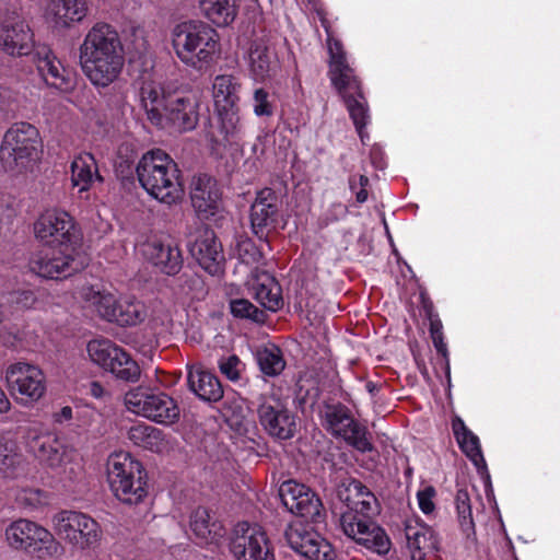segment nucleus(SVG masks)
Masks as SVG:
<instances>
[{
	"label": "nucleus",
	"instance_id": "58836bf2",
	"mask_svg": "<svg viewBox=\"0 0 560 560\" xmlns=\"http://www.w3.org/2000/svg\"><path fill=\"white\" fill-rule=\"evenodd\" d=\"M324 418L327 429L336 436L345 434L347 427L351 425L354 420L349 408L341 402L325 405Z\"/></svg>",
	"mask_w": 560,
	"mask_h": 560
},
{
	"label": "nucleus",
	"instance_id": "7c9ffc66",
	"mask_svg": "<svg viewBox=\"0 0 560 560\" xmlns=\"http://www.w3.org/2000/svg\"><path fill=\"white\" fill-rule=\"evenodd\" d=\"M30 445L34 455L50 468H57L62 464L66 446L56 436H35Z\"/></svg>",
	"mask_w": 560,
	"mask_h": 560
},
{
	"label": "nucleus",
	"instance_id": "49530a36",
	"mask_svg": "<svg viewBox=\"0 0 560 560\" xmlns=\"http://www.w3.org/2000/svg\"><path fill=\"white\" fill-rule=\"evenodd\" d=\"M93 174L91 164L84 159L74 160L71 164V180L73 186H80L79 192L89 191Z\"/></svg>",
	"mask_w": 560,
	"mask_h": 560
},
{
	"label": "nucleus",
	"instance_id": "a878e982",
	"mask_svg": "<svg viewBox=\"0 0 560 560\" xmlns=\"http://www.w3.org/2000/svg\"><path fill=\"white\" fill-rule=\"evenodd\" d=\"M137 145L132 142H122L117 151L115 174L120 183L121 190L129 196L137 195L136 176L140 182V160H138Z\"/></svg>",
	"mask_w": 560,
	"mask_h": 560
},
{
	"label": "nucleus",
	"instance_id": "c756f323",
	"mask_svg": "<svg viewBox=\"0 0 560 560\" xmlns=\"http://www.w3.org/2000/svg\"><path fill=\"white\" fill-rule=\"evenodd\" d=\"M405 535L410 560H425L428 553L439 551L440 540L434 530L427 525L407 523Z\"/></svg>",
	"mask_w": 560,
	"mask_h": 560
},
{
	"label": "nucleus",
	"instance_id": "cd10ccee",
	"mask_svg": "<svg viewBox=\"0 0 560 560\" xmlns=\"http://www.w3.org/2000/svg\"><path fill=\"white\" fill-rule=\"evenodd\" d=\"M187 386L199 399L218 402L223 398V387L218 376L201 365L188 366Z\"/></svg>",
	"mask_w": 560,
	"mask_h": 560
},
{
	"label": "nucleus",
	"instance_id": "2f4dec72",
	"mask_svg": "<svg viewBox=\"0 0 560 560\" xmlns=\"http://www.w3.org/2000/svg\"><path fill=\"white\" fill-rule=\"evenodd\" d=\"M190 528L201 544L215 541L222 534V525L212 521L208 509L199 506L190 516Z\"/></svg>",
	"mask_w": 560,
	"mask_h": 560
},
{
	"label": "nucleus",
	"instance_id": "bb28decb",
	"mask_svg": "<svg viewBox=\"0 0 560 560\" xmlns=\"http://www.w3.org/2000/svg\"><path fill=\"white\" fill-rule=\"evenodd\" d=\"M250 71L257 80L275 77L280 70V61L275 45L266 37L253 40L249 49Z\"/></svg>",
	"mask_w": 560,
	"mask_h": 560
},
{
	"label": "nucleus",
	"instance_id": "39448f33",
	"mask_svg": "<svg viewBox=\"0 0 560 560\" xmlns=\"http://www.w3.org/2000/svg\"><path fill=\"white\" fill-rule=\"evenodd\" d=\"M42 139L38 129L26 121L13 124L4 133L0 161L5 171H23L38 160Z\"/></svg>",
	"mask_w": 560,
	"mask_h": 560
},
{
	"label": "nucleus",
	"instance_id": "de8ad7c7",
	"mask_svg": "<svg viewBox=\"0 0 560 560\" xmlns=\"http://www.w3.org/2000/svg\"><path fill=\"white\" fill-rule=\"evenodd\" d=\"M236 253L242 260V262L246 265L258 264L264 258L262 249L259 248L255 242L247 237L241 236L236 243Z\"/></svg>",
	"mask_w": 560,
	"mask_h": 560
},
{
	"label": "nucleus",
	"instance_id": "680f3d73",
	"mask_svg": "<svg viewBox=\"0 0 560 560\" xmlns=\"http://www.w3.org/2000/svg\"><path fill=\"white\" fill-rule=\"evenodd\" d=\"M357 182L359 184L360 189L355 191V199L359 203H363L368 200V190L366 187L369 186V177L365 175H359L357 177Z\"/></svg>",
	"mask_w": 560,
	"mask_h": 560
},
{
	"label": "nucleus",
	"instance_id": "b1692460",
	"mask_svg": "<svg viewBox=\"0 0 560 560\" xmlns=\"http://www.w3.org/2000/svg\"><path fill=\"white\" fill-rule=\"evenodd\" d=\"M176 165L158 167L153 173H142V188L161 203L171 206L180 198L179 184L175 182Z\"/></svg>",
	"mask_w": 560,
	"mask_h": 560
},
{
	"label": "nucleus",
	"instance_id": "473e14b6",
	"mask_svg": "<svg viewBox=\"0 0 560 560\" xmlns=\"http://www.w3.org/2000/svg\"><path fill=\"white\" fill-rule=\"evenodd\" d=\"M39 525L35 522L20 518L11 523L5 529V538L9 546L26 553L33 544Z\"/></svg>",
	"mask_w": 560,
	"mask_h": 560
},
{
	"label": "nucleus",
	"instance_id": "9b49d317",
	"mask_svg": "<svg viewBox=\"0 0 560 560\" xmlns=\"http://www.w3.org/2000/svg\"><path fill=\"white\" fill-rule=\"evenodd\" d=\"M283 505L291 513L313 524L325 521L326 512L319 497L307 486L295 480L283 481L279 488Z\"/></svg>",
	"mask_w": 560,
	"mask_h": 560
},
{
	"label": "nucleus",
	"instance_id": "052dcab7",
	"mask_svg": "<svg viewBox=\"0 0 560 560\" xmlns=\"http://www.w3.org/2000/svg\"><path fill=\"white\" fill-rule=\"evenodd\" d=\"M44 495V491L39 489H30L24 490L23 495L21 497V500L31 505V506H37L42 504V497Z\"/></svg>",
	"mask_w": 560,
	"mask_h": 560
},
{
	"label": "nucleus",
	"instance_id": "774afa93",
	"mask_svg": "<svg viewBox=\"0 0 560 560\" xmlns=\"http://www.w3.org/2000/svg\"><path fill=\"white\" fill-rule=\"evenodd\" d=\"M349 186H350V189L355 194V191H358V189H360L359 187V184L357 182V176H350L349 178Z\"/></svg>",
	"mask_w": 560,
	"mask_h": 560
},
{
	"label": "nucleus",
	"instance_id": "8fccbe9b",
	"mask_svg": "<svg viewBox=\"0 0 560 560\" xmlns=\"http://www.w3.org/2000/svg\"><path fill=\"white\" fill-rule=\"evenodd\" d=\"M218 368L229 381L237 382L242 378V373L245 370V364L240 360L236 354L222 357L218 362Z\"/></svg>",
	"mask_w": 560,
	"mask_h": 560
},
{
	"label": "nucleus",
	"instance_id": "e2e57ef3",
	"mask_svg": "<svg viewBox=\"0 0 560 560\" xmlns=\"http://www.w3.org/2000/svg\"><path fill=\"white\" fill-rule=\"evenodd\" d=\"M159 369L149 366L145 370H141V373H144V380H142V383L145 385H158L161 384V381L158 378L156 373Z\"/></svg>",
	"mask_w": 560,
	"mask_h": 560
},
{
	"label": "nucleus",
	"instance_id": "1a4fd4ad",
	"mask_svg": "<svg viewBox=\"0 0 560 560\" xmlns=\"http://www.w3.org/2000/svg\"><path fill=\"white\" fill-rule=\"evenodd\" d=\"M34 233L44 245L63 248L79 246L81 235L67 212L46 211L34 223Z\"/></svg>",
	"mask_w": 560,
	"mask_h": 560
},
{
	"label": "nucleus",
	"instance_id": "72a5a7b5",
	"mask_svg": "<svg viewBox=\"0 0 560 560\" xmlns=\"http://www.w3.org/2000/svg\"><path fill=\"white\" fill-rule=\"evenodd\" d=\"M240 0H200L205 15L218 26H228L236 18Z\"/></svg>",
	"mask_w": 560,
	"mask_h": 560
},
{
	"label": "nucleus",
	"instance_id": "0e129e2a",
	"mask_svg": "<svg viewBox=\"0 0 560 560\" xmlns=\"http://www.w3.org/2000/svg\"><path fill=\"white\" fill-rule=\"evenodd\" d=\"M453 432L456 441L462 436H465L466 433H471V431L465 425L464 421L459 418L453 421Z\"/></svg>",
	"mask_w": 560,
	"mask_h": 560
},
{
	"label": "nucleus",
	"instance_id": "4468645a",
	"mask_svg": "<svg viewBox=\"0 0 560 560\" xmlns=\"http://www.w3.org/2000/svg\"><path fill=\"white\" fill-rule=\"evenodd\" d=\"M54 520L58 535L81 549L94 546L100 539L98 524L86 514L61 511Z\"/></svg>",
	"mask_w": 560,
	"mask_h": 560
},
{
	"label": "nucleus",
	"instance_id": "4d7b16f0",
	"mask_svg": "<svg viewBox=\"0 0 560 560\" xmlns=\"http://www.w3.org/2000/svg\"><path fill=\"white\" fill-rule=\"evenodd\" d=\"M435 494L436 491L432 486H428L417 493L419 508L424 514H431L434 511L433 498Z\"/></svg>",
	"mask_w": 560,
	"mask_h": 560
},
{
	"label": "nucleus",
	"instance_id": "ddd939ff",
	"mask_svg": "<svg viewBox=\"0 0 560 560\" xmlns=\"http://www.w3.org/2000/svg\"><path fill=\"white\" fill-rule=\"evenodd\" d=\"M280 208V196L269 187L257 191L255 201L250 206L252 231L269 248L268 236L278 226L281 215Z\"/></svg>",
	"mask_w": 560,
	"mask_h": 560
},
{
	"label": "nucleus",
	"instance_id": "338daca9",
	"mask_svg": "<svg viewBox=\"0 0 560 560\" xmlns=\"http://www.w3.org/2000/svg\"><path fill=\"white\" fill-rule=\"evenodd\" d=\"M59 416L62 417L66 420L72 419V409H71V407L66 406V407L61 408V411H60Z\"/></svg>",
	"mask_w": 560,
	"mask_h": 560
},
{
	"label": "nucleus",
	"instance_id": "bf43d9fd",
	"mask_svg": "<svg viewBox=\"0 0 560 560\" xmlns=\"http://www.w3.org/2000/svg\"><path fill=\"white\" fill-rule=\"evenodd\" d=\"M140 389V386L137 388H133L129 390L125 395V405L129 411H132L136 416L140 415V411L137 409L140 407V398L138 390Z\"/></svg>",
	"mask_w": 560,
	"mask_h": 560
},
{
	"label": "nucleus",
	"instance_id": "37998d69",
	"mask_svg": "<svg viewBox=\"0 0 560 560\" xmlns=\"http://www.w3.org/2000/svg\"><path fill=\"white\" fill-rule=\"evenodd\" d=\"M346 430L347 432L339 436L343 438L349 445L361 453L373 451V444L369 439L370 433L364 425L353 420L351 425L347 427Z\"/></svg>",
	"mask_w": 560,
	"mask_h": 560
},
{
	"label": "nucleus",
	"instance_id": "ea45409f",
	"mask_svg": "<svg viewBox=\"0 0 560 560\" xmlns=\"http://www.w3.org/2000/svg\"><path fill=\"white\" fill-rule=\"evenodd\" d=\"M371 493L366 486L352 477L343 478L337 486V497L346 503L348 510L354 505L355 501Z\"/></svg>",
	"mask_w": 560,
	"mask_h": 560
},
{
	"label": "nucleus",
	"instance_id": "3c124183",
	"mask_svg": "<svg viewBox=\"0 0 560 560\" xmlns=\"http://www.w3.org/2000/svg\"><path fill=\"white\" fill-rule=\"evenodd\" d=\"M275 96L262 88L254 92V113L261 117H270L275 112Z\"/></svg>",
	"mask_w": 560,
	"mask_h": 560
},
{
	"label": "nucleus",
	"instance_id": "c9c22d12",
	"mask_svg": "<svg viewBox=\"0 0 560 560\" xmlns=\"http://www.w3.org/2000/svg\"><path fill=\"white\" fill-rule=\"evenodd\" d=\"M63 551L62 546L55 539L52 534L39 525L33 544L28 549V555L40 560L57 558Z\"/></svg>",
	"mask_w": 560,
	"mask_h": 560
},
{
	"label": "nucleus",
	"instance_id": "f3484780",
	"mask_svg": "<svg viewBox=\"0 0 560 560\" xmlns=\"http://www.w3.org/2000/svg\"><path fill=\"white\" fill-rule=\"evenodd\" d=\"M189 252L211 276L223 273L225 258L222 245L209 226L201 225L197 229L195 240L189 244Z\"/></svg>",
	"mask_w": 560,
	"mask_h": 560
},
{
	"label": "nucleus",
	"instance_id": "864d4df0",
	"mask_svg": "<svg viewBox=\"0 0 560 560\" xmlns=\"http://www.w3.org/2000/svg\"><path fill=\"white\" fill-rule=\"evenodd\" d=\"M256 299L265 308L272 312L278 311L283 305V300L279 290L273 292L272 289H269L264 284L256 290Z\"/></svg>",
	"mask_w": 560,
	"mask_h": 560
},
{
	"label": "nucleus",
	"instance_id": "412c9836",
	"mask_svg": "<svg viewBox=\"0 0 560 560\" xmlns=\"http://www.w3.org/2000/svg\"><path fill=\"white\" fill-rule=\"evenodd\" d=\"M230 550L237 560H275L272 547L265 532L259 527H242L230 542Z\"/></svg>",
	"mask_w": 560,
	"mask_h": 560
},
{
	"label": "nucleus",
	"instance_id": "5701e85b",
	"mask_svg": "<svg viewBox=\"0 0 560 560\" xmlns=\"http://www.w3.org/2000/svg\"><path fill=\"white\" fill-rule=\"evenodd\" d=\"M179 407L158 385L142 383V417L161 424H173L179 419Z\"/></svg>",
	"mask_w": 560,
	"mask_h": 560
},
{
	"label": "nucleus",
	"instance_id": "e433bc0d",
	"mask_svg": "<svg viewBox=\"0 0 560 560\" xmlns=\"http://www.w3.org/2000/svg\"><path fill=\"white\" fill-rule=\"evenodd\" d=\"M255 358L260 371L267 376H278L285 368L282 352L275 345L257 349Z\"/></svg>",
	"mask_w": 560,
	"mask_h": 560
},
{
	"label": "nucleus",
	"instance_id": "f8f14e48",
	"mask_svg": "<svg viewBox=\"0 0 560 560\" xmlns=\"http://www.w3.org/2000/svg\"><path fill=\"white\" fill-rule=\"evenodd\" d=\"M0 40L2 49L11 56H28L35 52L34 34L15 10L0 9Z\"/></svg>",
	"mask_w": 560,
	"mask_h": 560
},
{
	"label": "nucleus",
	"instance_id": "a18cd8bd",
	"mask_svg": "<svg viewBox=\"0 0 560 560\" xmlns=\"http://www.w3.org/2000/svg\"><path fill=\"white\" fill-rule=\"evenodd\" d=\"M457 443L460 450L475 464L478 470L481 468L486 469V462L477 435H475L472 432L466 433L465 436H462L459 440H457Z\"/></svg>",
	"mask_w": 560,
	"mask_h": 560
},
{
	"label": "nucleus",
	"instance_id": "2eb2a0df",
	"mask_svg": "<svg viewBox=\"0 0 560 560\" xmlns=\"http://www.w3.org/2000/svg\"><path fill=\"white\" fill-rule=\"evenodd\" d=\"M142 257L158 272L165 276H176L183 268L182 250L166 235H153L142 243Z\"/></svg>",
	"mask_w": 560,
	"mask_h": 560
},
{
	"label": "nucleus",
	"instance_id": "603ef678",
	"mask_svg": "<svg viewBox=\"0 0 560 560\" xmlns=\"http://www.w3.org/2000/svg\"><path fill=\"white\" fill-rule=\"evenodd\" d=\"M377 500L373 493L365 494L361 500L355 501L354 505L350 508L345 513H353L355 514V518L362 520H371V516L377 511Z\"/></svg>",
	"mask_w": 560,
	"mask_h": 560
},
{
	"label": "nucleus",
	"instance_id": "c85d7f7f",
	"mask_svg": "<svg viewBox=\"0 0 560 560\" xmlns=\"http://www.w3.org/2000/svg\"><path fill=\"white\" fill-rule=\"evenodd\" d=\"M98 314L108 322L119 326L136 325L140 311L133 302L117 301L112 294L100 295L95 302Z\"/></svg>",
	"mask_w": 560,
	"mask_h": 560
},
{
	"label": "nucleus",
	"instance_id": "7ed1b4c3",
	"mask_svg": "<svg viewBox=\"0 0 560 560\" xmlns=\"http://www.w3.org/2000/svg\"><path fill=\"white\" fill-rule=\"evenodd\" d=\"M242 83L232 74H220L212 84L218 126L207 132L210 154L222 159L228 148L236 141L242 131L240 117V94Z\"/></svg>",
	"mask_w": 560,
	"mask_h": 560
},
{
	"label": "nucleus",
	"instance_id": "5fc2aeb1",
	"mask_svg": "<svg viewBox=\"0 0 560 560\" xmlns=\"http://www.w3.org/2000/svg\"><path fill=\"white\" fill-rule=\"evenodd\" d=\"M430 334L436 351L447 360V348L443 341L442 324L439 319H431Z\"/></svg>",
	"mask_w": 560,
	"mask_h": 560
},
{
	"label": "nucleus",
	"instance_id": "4be33fe9",
	"mask_svg": "<svg viewBox=\"0 0 560 560\" xmlns=\"http://www.w3.org/2000/svg\"><path fill=\"white\" fill-rule=\"evenodd\" d=\"M33 60L47 85L63 93H70L75 89V74L67 70L48 47H37Z\"/></svg>",
	"mask_w": 560,
	"mask_h": 560
},
{
	"label": "nucleus",
	"instance_id": "c03bdc74",
	"mask_svg": "<svg viewBox=\"0 0 560 560\" xmlns=\"http://www.w3.org/2000/svg\"><path fill=\"white\" fill-rule=\"evenodd\" d=\"M230 311L236 318L250 319L255 323H264L266 314L246 299H233L230 301Z\"/></svg>",
	"mask_w": 560,
	"mask_h": 560
},
{
	"label": "nucleus",
	"instance_id": "a19ab883",
	"mask_svg": "<svg viewBox=\"0 0 560 560\" xmlns=\"http://www.w3.org/2000/svg\"><path fill=\"white\" fill-rule=\"evenodd\" d=\"M14 440L0 434V472L4 477H12L16 465L20 464L21 456L16 452Z\"/></svg>",
	"mask_w": 560,
	"mask_h": 560
},
{
	"label": "nucleus",
	"instance_id": "6ab92c4d",
	"mask_svg": "<svg viewBox=\"0 0 560 560\" xmlns=\"http://www.w3.org/2000/svg\"><path fill=\"white\" fill-rule=\"evenodd\" d=\"M284 537L289 546L308 560H335L331 544L316 532H310L302 524L290 525Z\"/></svg>",
	"mask_w": 560,
	"mask_h": 560
},
{
	"label": "nucleus",
	"instance_id": "393cba45",
	"mask_svg": "<svg viewBox=\"0 0 560 560\" xmlns=\"http://www.w3.org/2000/svg\"><path fill=\"white\" fill-rule=\"evenodd\" d=\"M349 112V116L361 137L369 122V106L357 77L334 84Z\"/></svg>",
	"mask_w": 560,
	"mask_h": 560
},
{
	"label": "nucleus",
	"instance_id": "9d476101",
	"mask_svg": "<svg viewBox=\"0 0 560 560\" xmlns=\"http://www.w3.org/2000/svg\"><path fill=\"white\" fill-rule=\"evenodd\" d=\"M259 424L275 440L285 441L296 433V417L276 395L262 396L257 407Z\"/></svg>",
	"mask_w": 560,
	"mask_h": 560
},
{
	"label": "nucleus",
	"instance_id": "69168bd1",
	"mask_svg": "<svg viewBox=\"0 0 560 560\" xmlns=\"http://www.w3.org/2000/svg\"><path fill=\"white\" fill-rule=\"evenodd\" d=\"M104 388L103 386L98 383V382H92L91 383V394L96 397V398H100L103 396L104 394Z\"/></svg>",
	"mask_w": 560,
	"mask_h": 560
},
{
	"label": "nucleus",
	"instance_id": "f704fd0d",
	"mask_svg": "<svg viewBox=\"0 0 560 560\" xmlns=\"http://www.w3.org/2000/svg\"><path fill=\"white\" fill-rule=\"evenodd\" d=\"M84 0H57L50 4L57 26L69 27L72 22H80L86 14Z\"/></svg>",
	"mask_w": 560,
	"mask_h": 560
},
{
	"label": "nucleus",
	"instance_id": "a211bd4d",
	"mask_svg": "<svg viewBox=\"0 0 560 560\" xmlns=\"http://www.w3.org/2000/svg\"><path fill=\"white\" fill-rule=\"evenodd\" d=\"M353 513L341 514V526L345 534L378 555L387 553L390 540L383 528L372 520H358Z\"/></svg>",
	"mask_w": 560,
	"mask_h": 560
},
{
	"label": "nucleus",
	"instance_id": "20e7f679",
	"mask_svg": "<svg viewBox=\"0 0 560 560\" xmlns=\"http://www.w3.org/2000/svg\"><path fill=\"white\" fill-rule=\"evenodd\" d=\"M173 47L182 62L201 70L219 54V35L205 22H184L173 31Z\"/></svg>",
	"mask_w": 560,
	"mask_h": 560
},
{
	"label": "nucleus",
	"instance_id": "0eeeda50",
	"mask_svg": "<svg viewBox=\"0 0 560 560\" xmlns=\"http://www.w3.org/2000/svg\"><path fill=\"white\" fill-rule=\"evenodd\" d=\"M107 480L115 497L125 504L140 502V485L135 488V474L140 475V462L128 452H115L106 463Z\"/></svg>",
	"mask_w": 560,
	"mask_h": 560
},
{
	"label": "nucleus",
	"instance_id": "4c0bfd02",
	"mask_svg": "<svg viewBox=\"0 0 560 560\" xmlns=\"http://www.w3.org/2000/svg\"><path fill=\"white\" fill-rule=\"evenodd\" d=\"M328 50L330 56L329 74L332 84L354 78L353 69L347 63L342 45L337 40L329 42Z\"/></svg>",
	"mask_w": 560,
	"mask_h": 560
},
{
	"label": "nucleus",
	"instance_id": "6e6552de",
	"mask_svg": "<svg viewBox=\"0 0 560 560\" xmlns=\"http://www.w3.org/2000/svg\"><path fill=\"white\" fill-rule=\"evenodd\" d=\"M91 360L109 371L117 378L135 382L140 376V366L129 353L109 339H94L88 343Z\"/></svg>",
	"mask_w": 560,
	"mask_h": 560
},
{
	"label": "nucleus",
	"instance_id": "79ce46f5",
	"mask_svg": "<svg viewBox=\"0 0 560 560\" xmlns=\"http://www.w3.org/2000/svg\"><path fill=\"white\" fill-rule=\"evenodd\" d=\"M458 523L463 533L469 537L475 534V523L471 514L470 498L466 489H459L455 497Z\"/></svg>",
	"mask_w": 560,
	"mask_h": 560
},
{
	"label": "nucleus",
	"instance_id": "f257e3e1",
	"mask_svg": "<svg viewBox=\"0 0 560 560\" xmlns=\"http://www.w3.org/2000/svg\"><path fill=\"white\" fill-rule=\"evenodd\" d=\"M198 107L194 96L172 92L161 81L142 75V109L156 128L172 126L178 132L191 131L199 121Z\"/></svg>",
	"mask_w": 560,
	"mask_h": 560
},
{
	"label": "nucleus",
	"instance_id": "09e8293b",
	"mask_svg": "<svg viewBox=\"0 0 560 560\" xmlns=\"http://www.w3.org/2000/svg\"><path fill=\"white\" fill-rule=\"evenodd\" d=\"M172 159L161 149H152L142 154V173L150 174L155 167L172 166Z\"/></svg>",
	"mask_w": 560,
	"mask_h": 560
},
{
	"label": "nucleus",
	"instance_id": "13d9d810",
	"mask_svg": "<svg viewBox=\"0 0 560 560\" xmlns=\"http://www.w3.org/2000/svg\"><path fill=\"white\" fill-rule=\"evenodd\" d=\"M150 439L155 440L156 443L162 442V431L152 425L142 424V448H153Z\"/></svg>",
	"mask_w": 560,
	"mask_h": 560
},
{
	"label": "nucleus",
	"instance_id": "6e6d98bb",
	"mask_svg": "<svg viewBox=\"0 0 560 560\" xmlns=\"http://www.w3.org/2000/svg\"><path fill=\"white\" fill-rule=\"evenodd\" d=\"M124 21L121 22V34L126 42H130L133 48L137 50V32L139 28L138 22L131 15H122Z\"/></svg>",
	"mask_w": 560,
	"mask_h": 560
},
{
	"label": "nucleus",
	"instance_id": "dca6fc26",
	"mask_svg": "<svg viewBox=\"0 0 560 560\" xmlns=\"http://www.w3.org/2000/svg\"><path fill=\"white\" fill-rule=\"evenodd\" d=\"M5 381L11 394H20L26 401H37L46 390L43 371L25 362L11 364L7 369Z\"/></svg>",
	"mask_w": 560,
	"mask_h": 560
},
{
	"label": "nucleus",
	"instance_id": "423d86ee",
	"mask_svg": "<svg viewBox=\"0 0 560 560\" xmlns=\"http://www.w3.org/2000/svg\"><path fill=\"white\" fill-rule=\"evenodd\" d=\"M90 264V257L78 246L52 247L50 254L32 259L31 270L49 280H63L82 270Z\"/></svg>",
	"mask_w": 560,
	"mask_h": 560
},
{
	"label": "nucleus",
	"instance_id": "aec40b11",
	"mask_svg": "<svg viewBox=\"0 0 560 560\" xmlns=\"http://www.w3.org/2000/svg\"><path fill=\"white\" fill-rule=\"evenodd\" d=\"M189 197L199 219L210 220L220 212L222 191L214 177L208 174L192 176Z\"/></svg>",
	"mask_w": 560,
	"mask_h": 560
},
{
	"label": "nucleus",
	"instance_id": "f03ea898",
	"mask_svg": "<svg viewBox=\"0 0 560 560\" xmlns=\"http://www.w3.org/2000/svg\"><path fill=\"white\" fill-rule=\"evenodd\" d=\"M80 65L96 86H108L124 66V47L118 33L105 23H97L80 46Z\"/></svg>",
	"mask_w": 560,
	"mask_h": 560
}]
</instances>
